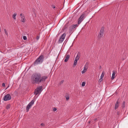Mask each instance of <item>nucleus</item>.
I'll use <instances>...</instances> for the list:
<instances>
[{
    "label": "nucleus",
    "mask_w": 128,
    "mask_h": 128,
    "mask_svg": "<svg viewBox=\"0 0 128 128\" xmlns=\"http://www.w3.org/2000/svg\"><path fill=\"white\" fill-rule=\"evenodd\" d=\"M48 78L46 76H42L40 74L36 73L33 74L32 76L31 80L33 84H39L45 82Z\"/></svg>",
    "instance_id": "nucleus-1"
},
{
    "label": "nucleus",
    "mask_w": 128,
    "mask_h": 128,
    "mask_svg": "<svg viewBox=\"0 0 128 128\" xmlns=\"http://www.w3.org/2000/svg\"><path fill=\"white\" fill-rule=\"evenodd\" d=\"M44 56L43 55H40L35 60L34 63V65H36L42 63L44 60Z\"/></svg>",
    "instance_id": "nucleus-2"
},
{
    "label": "nucleus",
    "mask_w": 128,
    "mask_h": 128,
    "mask_svg": "<svg viewBox=\"0 0 128 128\" xmlns=\"http://www.w3.org/2000/svg\"><path fill=\"white\" fill-rule=\"evenodd\" d=\"M87 16L86 12H84L79 18L78 21V24L79 25L82 21Z\"/></svg>",
    "instance_id": "nucleus-3"
},
{
    "label": "nucleus",
    "mask_w": 128,
    "mask_h": 128,
    "mask_svg": "<svg viewBox=\"0 0 128 128\" xmlns=\"http://www.w3.org/2000/svg\"><path fill=\"white\" fill-rule=\"evenodd\" d=\"M42 86H40L38 87L34 90V94L36 95L38 94H40L42 90Z\"/></svg>",
    "instance_id": "nucleus-4"
},
{
    "label": "nucleus",
    "mask_w": 128,
    "mask_h": 128,
    "mask_svg": "<svg viewBox=\"0 0 128 128\" xmlns=\"http://www.w3.org/2000/svg\"><path fill=\"white\" fill-rule=\"evenodd\" d=\"M80 56V53L78 52V53L76 57L75 58V60L74 61V64L73 65V67L74 68L77 64V61L79 60Z\"/></svg>",
    "instance_id": "nucleus-5"
},
{
    "label": "nucleus",
    "mask_w": 128,
    "mask_h": 128,
    "mask_svg": "<svg viewBox=\"0 0 128 128\" xmlns=\"http://www.w3.org/2000/svg\"><path fill=\"white\" fill-rule=\"evenodd\" d=\"M34 101L33 100H32L27 106L26 108V112H28L29 109L31 107L33 104H34Z\"/></svg>",
    "instance_id": "nucleus-6"
},
{
    "label": "nucleus",
    "mask_w": 128,
    "mask_h": 128,
    "mask_svg": "<svg viewBox=\"0 0 128 128\" xmlns=\"http://www.w3.org/2000/svg\"><path fill=\"white\" fill-rule=\"evenodd\" d=\"M104 27H102L100 30L99 35L98 36V37L99 38H101L103 35L104 32Z\"/></svg>",
    "instance_id": "nucleus-7"
},
{
    "label": "nucleus",
    "mask_w": 128,
    "mask_h": 128,
    "mask_svg": "<svg viewBox=\"0 0 128 128\" xmlns=\"http://www.w3.org/2000/svg\"><path fill=\"white\" fill-rule=\"evenodd\" d=\"M66 34L65 33H64L61 36L58 42L59 43H62L64 40L66 36Z\"/></svg>",
    "instance_id": "nucleus-8"
},
{
    "label": "nucleus",
    "mask_w": 128,
    "mask_h": 128,
    "mask_svg": "<svg viewBox=\"0 0 128 128\" xmlns=\"http://www.w3.org/2000/svg\"><path fill=\"white\" fill-rule=\"evenodd\" d=\"M88 62H86V63L84 67L83 70L82 72V74H83L86 71L88 68Z\"/></svg>",
    "instance_id": "nucleus-9"
},
{
    "label": "nucleus",
    "mask_w": 128,
    "mask_h": 128,
    "mask_svg": "<svg viewBox=\"0 0 128 128\" xmlns=\"http://www.w3.org/2000/svg\"><path fill=\"white\" fill-rule=\"evenodd\" d=\"M11 96L10 94H8L6 95L4 97V101L9 100L11 99Z\"/></svg>",
    "instance_id": "nucleus-10"
},
{
    "label": "nucleus",
    "mask_w": 128,
    "mask_h": 128,
    "mask_svg": "<svg viewBox=\"0 0 128 128\" xmlns=\"http://www.w3.org/2000/svg\"><path fill=\"white\" fill-rule=\"evenodd\" d=\"M78 26V25L77 24H75L72 25L71 26V28L70 29V31L71 32L73 30H75L76 29V27L77 26Z\"/></svg>",
    "instance_id": "nucleus-11"
},
{
    "label": "nucleus",
    "mask_w": 128,
    "mask_h": 128,
    "mask_svg": "<svg viewBox=\"0 0 128 128\" xmlns=\"http://www.w3.org/2000/svg\"><path fill=\"white\" fill-rule=\"evenodd\" d=\"M20 16L21 18L22 22L23 23L24 22H25V18L24 14L22 13L20 14Z\"/></svg>",
    "instance_id": "nucleus-12"
},
{
    "label": "nucleus",
    "mask_w": 128,
    "mask_h": 128,
    "mask_svg": "<svg viewBox=\"0 0 128 128\" xmlns=\"http://www.w3.org/2000/svg\"><path fill=\"white\" fill-rule=\"evenodd\" d=\"M70 56L69 54L66 55H65L66 59L64 60V62H67L68 61V59H69V58H70Z\"/></svg>",
    "instance_id": "nucleus-13"
},
{
    "label": "nucleus",
    "mask_w": 128,
    "mask_h": 128,
    "mask_svg": "<svg viewBox=\"0 0 128 128\" xmlns=\"http://www.w3.org/2000/svg\"><path fill=\"white\" fill-rule=\"evenodd\" d=\"M118 101H117L115 104L114 107V109L115 110H116L118 108Z\"/></svg>",
    "instance_id": "nucleus-14"
},
{
    "label": "nucleus",
    "mask_w": 128,
    "mask_h": 128,
    "mask_svg": "<svg viewBox=\"0 0 128 128\" xmlns=\"http://www.w3.org/2000/svg\"><path fill=\"white\" fill-rule=\"evenodd\" d=\"M113 73L112 75V76L111 77V79L112 80H113L116 74V72L115 71H113Z\"/></svg>",
    "instance_id": "nucleus-15"
},
{
    "label": "nucleus",
    "mask_w": 128,
    "mask_h": 128,
    "mask_svg": "<svg viewBox=\"0 0 128 128\" xmlns=\"http://www.w3.org/2000/svg\"><path fill=\"white\" fill-rule=\"evenodd\" d=\"M68 23H66V25H65V26H64V30H65L68 27Z\"/></svg>",
    "instance_id": "nucleus-16"
},
{
    "label": "nucleus",
    "mask_w": 128,
    "mask_h": 128,
    "mask_svg": "<svg viewBox=\"0 0 128 128\" xmlns=\"http://www.w3.org/2000/svg\"><path fill=\"white\" fill-rule=\"evenodd\" d=\"M104 71H103L102 72V74L101 75L100 78H103L104 77Z\"/></svg>",
    "instance_id": "nucleus-17"
},
{
    "label": "nucleus",
    "mask_w": 128,
    "mask_h": 128,
    "mask_svg": "<svg viewBox=\"0 0 128 128\" xmlns=\"http://www.w3.org/2000/svg\"><path fill=\"white\" fill-rule=\"evenodd\" d=\"M16 13H14V14L12 16V18L14 20H16Z\"/></svg>",
    "instance_id": "nucleus-18"
},
{
    "label": "nucleus",
    "mask_w": 128,
    "mask_h": 128,
    "mask_svg": "<svg viewBox=\"0 0 128 128\" xmlns=\"http://www.w3.org/2000/svg\"><path fill=\"white\" fill-rule=\"evenodd\" d=\"M64 80H62L58 84V86H60L62 85L64 82Z\"/></svg>",
    "instance_id": "nucleus-19"
},
{
    "label": "nucleus",
    "mask_w": 128,
    "mask_h": 128,
    "mask_svg": "<svg viewBox=\"0 0 128 128\" xmlns=\"http://www.w3.org/2000/svg\"><path fill=\"white\" fill-rule=\"evenodd\" d=\"M122 107L124 108L125 107V102L124 101L123 102L122 105Z\"/></svg>",
    "instance_id": "nucleus-20"
},
{
    "label": "nucleus",
    "mask_w": 128,
    "mask_h": 128,
    "mask_svg": "<svg viewBox=\"0 0 128 128\" xmlns=\"http://www.w3.org/2000/svg\"><path fill=\"white\" fill-rule=\"evenodd\" d=\"M10 106L9 104H8L6 107V108L7 109H9L10 108Z\"/></svg>",
    "instance_id": "nucleus-21"
},
{
    "label": "nucleus",
    "mask_w": 128,
    "mask_h": 128,
    "mask_svg": "<svg viewBox=\"0 0 128 128\" xmlns=\"http://www.w3.org/2000/svg\"><path fill=\"white\" fill-rule=\"evenodd\" d=\"M85 82H83L82 83V86H85Z\"/></svg>",
    "instance_id": "nucleus-22"
},
{
    "label": "nucleus",
    "mask_w": 128,
    "mask_h": 128,
    "mask_svg": "<svg viewBox=\"0 0 128 128\" xmlns=\"http://www.w3.org/2000/svg\"><path fill=\"white\" fill-rule=\"evenodd\" d=\"M23 39L24 40H26L27 39V38L26 36H23Z\"/></svg>",
    "instance_id": "nucleus-23"
},
{
    "label": "nucleus",
    "mask_w": 128,
    "mask_h": 128,
    "mask_svg": "<svg viewBox=\"0 0 128 128\" xmlns=\"http://www.w3.org/2000/svg\"><path fill=\"white\" fill-rule=\"evenodd\" d=\"M4 31L5 32L6 34V35H8V32H7L6 30V29H4Z\"/></svg>",
    "instance_id": "nucleus-24"
},
{
    "label": "nucleus",
    "mask_w": 128,
    "mask_h": 128,
    "mask_svg": "<svg viewBox=\"0 0 128 128\" xmlns=\"http://www.w3.org/2000/svg\"><path fill=\"white\" fill-rule=\"evenodd\" d=\"M102 78H100V79L99 80V81L100 82H101L102 81Z\"/></svg>",
    "instance_id": "nucleus-25"
},
{
    "label": "nucleus",
    "mask_w": 128,
    "mask_h": 128,
    "mask_svg": "<svg viewBox=\"0 0 128 128\" xmlns=\"http://www.w3.org/2000/svg\"><path fill=\"white\" fill-rule=\"evenodd\" d=\"M57 109L56 108H54L53 109V110L54 111H55Z\"/></svg>",
    "instance_id": "nucleus-26"
},
{
    "label": "nucleus",
    "mask_w": 128,
    "mask_h": 128,
    "mask_svg": "<svg viewBox=\"0 0 128 128\" xmlns=\"http://www.w3.org/2000/svg\"><path fill=\"white\" fill-rule=\"evenodd\" d=\"M117 114L118 115H119L120 114V112L119 111H118L117 112Z\"/></svg>",
    "instance_id": "nucleus-27"
},
{
    "label": "nucleus",
    "mask_w": 128,
    "mask_h": 128,
    "mask_svg": "<svg viewBox=\"0 0 128 128\" xmlns=\"http://www.w3.org/2000/svg\"><path fill=\"white\" fill-rule=\"evenodd\" d=\"M66 98L67 100H68L69 99V97L68 96H67L66 97Z\"/></svg>",
    "instance_id": "nucleus-28"
},
{
    "label": "nucleus",
    "mask_w": 128,
    "mask_h": 128,
    "mask_svg": "<svg viewBox=\"0 0 128 128\" xmlns=\"http://www.w3.org/2000/svg\"><path fill=\"white\" fill-rule=\"evenodd\" d=\"M52 8H55V6L54 5H52Z\"/></svg>",
    "instance_id": "nucleus-29"
},
{
    "label": "nucleus",
    "mask_w": 128,
    "mask_h": 128,
    "mask_svg": "<svg viewBox=\"0 0 128 128\" xmlns=\"http://www.w3.org/2000/svg\"><path fill=\"white\" fill-rule=\"evenodd\" d=\"M2 85L4 87L5 86V84L4 83H3L2 84Z\"/></svg>",
    "instance_id": "nucleus-30"
},
{
    "label": "nucleus",
    "mask_w": 128,
    "mask_h": 128,
    "mask_svg": "<svg viewBox=\"0 0 128 128\" xmlns=\"http://www.w3.org/2000/svg\"><path fill=\"white\" fill-rule=\"evenodd\" d=\"M41 125L43 126H45L44 124V123H42L41 124Z\"/></svg>",
    "instance_id": "nucleus-31"
},
{
    "label": "nucleus",
    "mask_w": 128,
    "mask_h": 128,
    "mask_svg": "<svg viewBox=\"0 0 128 128\" xmlns=\"http://www.w3.org/2000/svg\"><path fill=\"white\" fill-rule=\"evenodd\" d=\"M39 38V36H37L36 38V39L38 40Z\"/></svg>",
    "instance_id": "nucleus-32"
},
{
    "label": "nucleus",
    "mask_w": 128,
    "mask_h": 128,
    "mask_svg": "<svg viewBox=\"0 0 128 128\" xmlns=\"http://www.w3.org/2000/svg\"><path fill=\"white\" fill-rule=\"evenodd\" d=\"M97 120V119L96 118H94V121H96V120Z\"/></svg>",
    "instance_id": "nucleus-33"
},
{
    "label": "nucleus",
    "mask_w": 128,
    "mask_h": 128,
    "mask_svg": "<svg viewBox=\"0 0 128 128\" xmlns=\"http://www.w3.org/2000/svg\"><path fill=\"white\" fill-rule=\"evenodd\" d=\"M9 86H8L7 87V88H6V89H7L9 87Z\"/></svg>",
    "instance_id": "nucleus-34"
},
{
    "label": "nucleus",
    "mask_w": 128,
    "mask_h": 128,
    "mask_svg": "<svg viewBox=\"0 0 128 128\" xmlns=\"http://www.w3.org/2000/svg\"><path fill=\"white\" fill-rule=\"evenodd\" d=\"M100 68H101V66H100Z\"/></svg>",
    "instance_id": "nucleus-35"
},
{
    "label": "nucleus",
    "mask_w": 128,
    "mask_h": 128,
    "mask_svg": "<svg viewBox=\"0 0 128 128\" xmlns=\"http://www.w3.org/2000/svg\"><path fill=\"white\" fill-rule=\"evenodd\" d=\"M64 2H65V0H64Z\"/></svg>",
    "instance_id": "nucleus-36"
}]
</instances>
